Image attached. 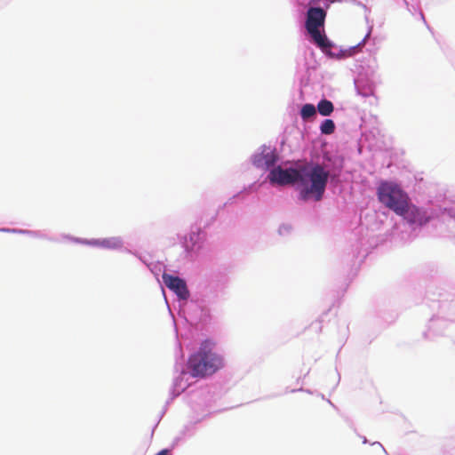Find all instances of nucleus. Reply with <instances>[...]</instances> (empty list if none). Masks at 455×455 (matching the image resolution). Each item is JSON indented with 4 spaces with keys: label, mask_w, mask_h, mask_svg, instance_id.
Wrapping results in <instances>:
<instances>
[{
    "label": "nucleus",
    "mask_w": 455,
    "mask_h": 455,
    "mask_svg": "<svg viewBox=\"0 0 455 455\" xmlns=\"http://www.w3.org/2000/svg\"><path fill=\"white\" fill-rule=\"evenodd\" d=\"M271 183L288 185L299 182L301 187L300 196L303 200L314 197L320 201L325 191L329 179V172L321 164L307 165L297 169H282L280 166L274 168L268 174Z\"/></svg>",
    "instance_id": "obj_1"
},
{
    "label": "nucleus",
    "mask_w": 455,
    "mask_h": 455,
    "mask_svg": "<svg viewBox=\"0 0 455 455\" xmlns=\"http://www.w3.org/2000/svg\"><path fill=\"white\" fill-rule=\"evenodd\" d=\"M214 345L212 340L205 339L198 351L189 356L188 368L192 377L204 378L223 367V359L214 351Z\"/></svg>",
    "instance_id": "obj_2"
},
{
    "label": "nucleus",
    "mask_w": 455,
    "mask_h": 455,
    "mask_svg": "<svg viewBox=\"0 0 455 455\" xmlns=\"http://www.w3.org/2000/svg\"><path fill=\"white\" fill-rule=\"evenodd\" d=\"M377 196L382 204L399 216H405L410 210L408 195L395 182H380Z\"/></svg>",
    "instance_id": "obj_3"
},
{
    "label": "nucleus",
    "mask_w": 455,
    "mask_h": 455,
    "mask_svg": "<svg viewBox=\"0 0 455 455\" xmlns=\"http://www.w3.org/2000/svg\"><path fill=\"white\" fill-rule=\"evenodd\" d=\"M326 12L321 7H310L307 12L305 28L313 42L322 50L326 51L332 47L323 31Z\"/></svg>",
    "instance_id": "obj_4"
},
{
    "label": "nucleus",
    "mask_w": 455,
    "mask_h": 455,
    "mask_svg": "<svg viewBox=\"0 0 455 455\" xmlns=\"http://www.w3.org/2000/svg\"><path fill=\"white\" fill-rule=\"evenodd\" d=\"M162 277L164 284L173 291L180 299H187L189 297V291L184 280L165 273Z\"/></svg>",
    "instance_id": "obj_5"
},
{
    "label": "nucleus",
    "mask_w": 455,
    "mask_h": 455,
    "mask_svg": "<svg viewBox=\"0 0 455 455\" xmlns=\"http://www.w3.org/2000/svg\"><path fill=\"white\" fill-rule=\"evenodd\" d=\"M275 156L269 152V148H264L261 153L257 154L253 157V163L257 167L268 169L275 163Z\"/></svg>",
    "instance_id": "obj_6"
},
{
    "label": "nucleus",
    "mask_w": 455,
    "mask_h": 455,
    "mask_svg": "<svg viewBox=\"0 0 455 455\" xmlns=\"http://www.w3.org/2000/svg\"><path fill=\"white\" fill-rule=\"evenodd\" d=\"M90 243L108 249H115L121 246V241L118 238H105L91 242Z\"/></svg>",
    "instance_id": "obj_7"
},
{
    "label": "nucleus",
    "mask_w": 455,
    "mask_h": 455,
    "mask_svg": "<svg viewBox=\"0 0 455 455\" xmlns=\"http://www.w3.org/2000/svg\"><path fill=\"white\" fill-rule=\"evenodd\" d=\"M317 110L320 115L328 116L333 112L334 106L331 101L324 99L318 102Z\"/></svg>",
    "instance_id": "obj_8"
},
{
    "label": "nucleus",
    "mask_w": 455,
    "mask_h": 455,
    "mask_svg": "<svg viewBox=\"0 0 455 455\" xmlns=\"http://www.w3.org/2000/svg\"><path fill=\"white\" fill-rule=\"evenodd\" d=\"M315 113L316 108L313 104H305L300 110V116L304 120L314 116Z\"/></svg>",
    "instance_id": "obj_9"
},
{
    "label": "nucleus",
    "mask_w": 455,
    "mask_h": 455,
    "mask_svg": "<svg viewBox=\"0 0 455 455\" xmlns=\"http://www.w3.org/2000/svg\"><path fill=\"white\" fill-rule=\"evenodd\" d=\"M320 130L323 134H332L335 131V124L331 119H325L322 123Z\"/></svg>",
    "instance_id": "obj_10"
},
{
    "label": "nucleus",
    "mask_w": 455,
    "mask_h": 455,
    "mask_svg": "<svg viewBox=\"0 0 455 455\" xmlns=\"http://www.w3.org/2000/svg\"><path fill=\"white\" fill-rule=\"evenodd\" d=\"M156 455H171V454H170V451L169 450L164 449V450H162L161 451H159Z\"/></svg>",
    "instance_id": "obj_11"
},
{
    "label": "nucleus",
    "mask_w": 455,
    "mask_h": 455,
    "mask_svg": "<svg viewBox=\"0 0 455 455\" xmlns=\"http://www.w3.org/2000/svg\"><path fill=\"white\" fill-rule=\"evenodd\" d=\"M186 246H187V248H188V249H189V250H194V248H193V247H190V248H189L188 244H187Z\"/></svg>",
    "instance_id": "obj_12"
}]
</instances>
